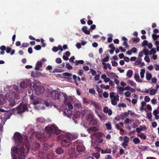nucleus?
Instances as JSON below:
<instances>
[{
    "mask_svg": "<svg viewBox=\"0 0 159 159\" xmlns=\"http://www.w3.org/2000/svg\"><path fill=\"white\" fill-rule=\"evenodd\" d=\"M23 146L13 147L11 148V159H24L25 156Z\"/></svg>",
    "mask_w": 159,
    "mask_h": 159,
    "instance_id": "obj_1",
    "label": "nucleus"
},
{
    "mask_svg": "<svg viewBox=\"0 0 159 159\" xmlns=\"http://www.w3.org/2000/svg\"><path fill=\"white\" fill-rule=\"evenodd\" d=\"M58 140H61V144L64 147H68L71 143L72 140L71 134L70 133L61 134L57 136Z\"/></svg>",
    "mask_w": 159,
    "mask_h": 159,
    "instance_id": "obj_2",
    "label": "nucleus"
},
{
    "mask_svg": "<svg viewBox=\"0 0 159 159\" xmlns=\"http://www.w3.org/2000/svg\"><path fill=\"white\" fill-rule=\"evenodd\" d=\"M13 138L17 146L20 147L23 146L24 143L23 142V138L21 134L18 132H16L14 134Z\"/></svg>",
    "mask_w": 159,
    "mask_h": 159,
    "instance_id": "obj_3",
    "label": "nucleus"
},
{
    "mask_svg": "<svg viewBox=\"0 0 159 159\" xmlns=\"http://www.w3.org/2000/svg\"><path fill=\"white\" fill-rule=\"evenodd\" d=\"M45 129L46 131L49 133L48 137L51 136V133H54L57 135L61 134L62 132L55 125H52L51 126H47L45 127Z\"/></svg>",
    "mask_w": 159,
    "mask_h": 159,
    "instance_id": "obj_4",
    "label": "nucleus"
},
{
    "mask_svg": "<svg viewBox=\"0 0 159 159\" xmlns=\"http://www.w3.org/2000/svg\"><path fill=\"white\" fill-rule=\"evenodd\" d=\"M32 88L34 89L35 94L36 95H39L42 94L44 90V87L42 85L38 86L34 82L33 83Z\"/></svg>",
    "mask_w": 159,
    "mask_h": 159,
    "instance_id": "obj_5",
    "label": "nucleus"
},
{
    "mask_svg": "<svg viewBox=\"0 0 159 159\" xmlns=\"http://www.w3.org/2000/svg\"><path fill=\"white\" fill-rule=\"evenodd\" d=\"M14 110H9L8 111H5L2 109L0 108V114H2L3 115L2 117L6 120L9 119L11 115L14 113Z\"/></svg>",
    "mask_w": 159,
    "mask_h": 159,
    "instance_id": "obj_6",
    "label": "nucleus"
},
{
    "mask_svg": "<svg viewBox=\"0 0 159 159\" xmlns=\"http://www.w3.org/2000/svg\"><path fill=\"white\" fill-rule=\"evenodd\" d=\"M28 110L27 105L26 104L20 103L16 108H14L13 110H16L18 113H22Z\"/></svg>",
    "mask_w": 159,
    "mask_h": 159,
    "instance_id": "obj_7",
    "label": "nucleus"
},
{
    "mask_svg": "<svg viewBox=\"0 0 159 159\" xmlns=\"http://www.w3.org/2000/svg\"><path fill=\"white\" fill-rule=\"evenodd\" d=\"M67 99V96L65 93L60 92L59 93L57 99L59 101H63L65 103Z\"/></svg>",
    "mask_w": 159,
    "mask_h": 159,
    "instance_id": "obj_8",
    "label": "nucleus"
},
{
    "mask_svg": "<svg viewBox=\"0 0 159 159\" xmlns=\"http://www.w3.org/2000/svg\"><path fill=\"white\" fill-rule=\"evenodd\" d=\"M50 96H51L52 98L54 99H57L59 93L56 90H52L50 92Z\"/></svg>",
    "mask_w": 159,
    "mask_h": 159,
    "instance_id": "obj_9",
    "label": "nucleus"
},
{
    "mask_svg": "<svg viewBox=\"0 0 159 159\" xmlns=\"http://www.w3.org/2000/svg\"><path fill=\"white\" fill-rule=\"evenodd\" d=\"M96 138V141L98 143H102L103 142V139L102 138V136L101 134L100 133H98L95 134Z\"/></svg>",
    "mask_w": 159,
    "mask_h": 159,
    "instance_id": "obj_10",
    "label": "nucleus"
},
{
    "mask_svg": "<svg viewBox=\"0 0 159 159\" xmlns=\"http://www.w3.org/2000/svg\"><path fill=\"white\" fill-rule=\"evenodd\" d=\"M91 103L95 107V110H98V111L102 110L101 105L99 103L96 102L94 101H91Z\"/></svg>",
    "mask_w": 159,
    "mask_h": 159,
    "instance_id": "obj_11",
    "label": "nucleus"
},
{
    "mask_svg": "<svg viewBox=\"0 0 159 159\" xmlns=\"http://www.w3.org/2000/svg\"><path fill=\"white\" fill-rule=\"evenodd\" d=\"M63 111L64 115L68 117L70 116L72 113L71 111L68 108H65Z\"/></svg>",
    "mask_w": 159,
    "mask_h": 159,
    "instance_id": "obj_12",
    "label": "nucleus"
},
{
    "mask_svg": "<svg viewBox=\"0 0 159 159\" xmlns=\"http://www.w3.org/2000/svg\"><path fill=\"white\" fill-rule=\"evenodd\" d=\"M89 117L91 119L90 120L89 124L90 125H95L97 124V121L96 120L93 118V117L92 115H89Z\"/></svg>",
    "mask_w": 159,
    "mask_h": 159,
    "instance_id": "obj_13",
    "label": "nucleus"
},
{
    "mask_svg": "<svg viewBox=\"0 0 159 159\" xmlns=\"http://www.w3.org/2000/svg\"><path fill=\"white\" fill-rule=\"evenodd\" d=\"M111 99V104L114 106H115L117 104V101L119 100V96H117L116 97Z\"/></svg>",
    "mask_w": 159,
    "mask_h": 159,
    "instance_id": "obj_14",
    "label": "nucleus"
},
{
    "mask_svg": "<svg viewBox=\"0 0 159 159\" xmlns=\"http://www.w3.org/2000/svg\"><path fill=\"white\" fill-rule=\"evenodd\" d=\"M76 150L79 152H82L85 150V148L83 145H78L76 147Z\"/></svg>",
    "mask_w": 159,
    "mask_h": 159,
    "instance_id": "obj_15",
    "label": "nucleus"
},
{
    "mask_svg": "<svg viewBox=\"0 0 159 159\" xmlns=\"http://www.w3.org/2000/svg\"><path fill=\"white\" fill-rule=\"evenodd\" d=\"M87 27L86 26H84L82 29V31L84 33L86 34H90V30H87Z\"/></svg>",
    "mask_w": 159,
    "mask_h": 159,
    "instance_id": "obj_16",
    "label": "nucleus"
},
{
    "mask_svg": "<svg viewBox=\"0 0 159 159\" xmlns=\"http://www.w3.org/2000/svg\"><path fill=\"white\" fill-rule=\"evenodd\" d=\"M64 151V149H62L61 147H59L56 149L55 152L56 153L58 154H60L63 153Z\"/></svg>",
    "mask_w": 159,
    "mask_h": 159,
    "instance_id": "obj_17",
    "label": "nucleus"
},
{
    "mask_svg": "<svg viewBox=\"0 0 159 159\" xmlns=\"http://www.w3.org/2000/svg\"><path fill=\"white\" fill-rule=\"evenodd\" d=\"M111 150L109 148H106L105 150H101V153L102 154L105 153H111Z\"/></svg>",
    "mask_w": 159,
    "mask_h": 159,
    "instance_id": "obj_18",
    "label": "nucleus"
},
{
    "mask_svg": "<svg viewBox=\"0 0 159 159\" xmlns=\"http://www.w3.org/2000/svg\"><path fill=\"white\" fill-rule=\"evenodd\" d=\"M41 73L38 71H36L35 72H32L31 73V76L34 77H37L40 76Z\"/></svg>",
    "mask_w": 159,
    "mask_h": 159,
    "instance_id": "obj_19",
    "label": "nucleus"
},
{
    "mask_svg": "<svg viewBox=\"0 0 159 159\" xmlns=\"http://www.w3.org/2000/svg\"><path fill=\"white\" fill-rule=\"evenodd\" d=\"M28 85V84L25 82H21L20 84V87L23 89L26 88Z\"/></svg>",
    "mask_w": 159,
    "mask_h": 159,
    "instance_id": "obj_20",
    "label": "nucleus"
},
{
    "mask_svg": "<svg viewBox=\"0 0 159 159\" xmlns=\"http://www.w3.org/2000/svg\"><path fill=\"white\" fill-rule=\"evenodd\" d=\"M123 127V124L121 122H120L118 124L116 125V127L118 130H119L120 128Z\"/></svg>",
    "mask_w": 159,
    "mask_h": 159,
    "instance_id": "obj_21",
    "label": "nucleus"
},
{
    "mask_svg": "<svg viewBox=\"0 0 159 159\" xmlns=\"http://www.w3.org/2000/svg\"><path fill=\"white\" fill-rule=\"evenodd\" d=\"M133 74V71L131 70H128L126 73V76L129 78L131 77Z\"/></svg>",
    "mask_w": 159,
    "mask_h": 159,
    "instance_id": "obj_22",
    "label": "nucleus"
},
{
    "mask_svg": "<svg viewBox=\"0 0 159 159\" xmlns=\"http://www.w3.org/2000/svg\"><path fill=\"white\" fill-rule=\"evenodd\" d=\"M146 77L147 80H150L152 78V75L151 73L149 72H147L146 75Z\"/></svg>",
    "mask_w": 159,
    "mask_h": 159,
    "instance_id": "obj_23",
    "label": "nucleus"
},
{
    "mask_svg": "<svg viewBox=\"0 0 159 159\" xmlns=\"http://www.w3.org/2000/svg\"><path fill=\"white\" fill-rule=\"evenodd\" d=\"M16 104V102L15 100L11 99L9 102V105L10 107H13Z\"/></svg>",
    "mask_w": 159,
    "mask_h": 159,
    "instance_id": "obj_24",
    "label": "nucleus"
},
{
    "mask_svg": "<svg viewBox=\"0 0 159 159\" xmlns=\"http://www.w3.org/2000/svg\"><path fill=\"white\" fill-rule=\"evenodd\" d=\"M134 78L138 82H142L141 80H140L139 76L138 74H135Z\"/></svg>",
    "mask_w": 159,
    "mask_h": 159,
    "instance_id": "obj_25",
    "label": "nucleus"
},
{
    "mask_svg": "<svg viewBox=\"0 0 159 159\" xmlns=\"http://www.w3.org/2000/svg\"><path fill=\"white\" fill-rule=\"evenodd\" d=\"M112 148L113 149L112 151V154H114L116 152V151L118 149L117 146L116 145H114L113 146Z\"/></svg>",
    "mask_w": 159,
    "mask_h": 159,
    "instance_id": "obj_26",
    "label": "nucleus"
},
{
    "mask_svg": "<svg viewBox=\"0 0 159 159\" xmlns=\"http://www.w3.org/2000/svg\"><path fill=\"white\" fill-rule=\"evenodd\" d=\"M47 159H54V156L52 153H49L47 155Z\"/></svg>",
    "mask_w": 159,
    "mask_h": 159,
    "instance_id": "obj_27",
    "label": "nucleus"
},
{
    "mask_svg": "<svg viewBox=\"0 0 159 159\" xmlns=\"http://www.w3.org/2000/svg\"><path fill=\"white\" fill-rule=\"evenodd\" d=\"M84 62L83 60H76L75 62V66H77L79 64H83Z\"/></svg>",
    "mask_w": 159,
    "mask_h": 159,
    "instance_id": "obj_28",
    "label": "nucleus"
},
{
    "mask_svg": "<svg viewBox=\"0 0 159 159\" xmlns=\"http://www.w3.org/2000/svg\"><path fill=\"white\" fill-rule=\"evenodd\" d=\"M115 93L114 92H111L110 93V97L111 99L117 97V96H119L118 95H116L115 96Z\"/></svg>",
    "mask_w": 159,
    "mask_h": 159,
    "instance_id": "obj_29",
    "label": "nucleus"
},
{
    "mask_svg": "<svg viewBox=\"0 0 159 159\" xmlns=\"http://www.w3.org/2000/svg\"><path fill=\"white\" fill-rule=\"evenodd\" d=\"M105 125L108 130H110L111 129V126L110 122L105 124Z\"/></svg>",
    "mask_w": 159,
    "mask_h": 159,
    "instance_id": "obj_30",
    "label": "nucleus"
},
{
    "mask_svg": "<svg viewBox=\"0 0 159 159\" xmlns=\"http://www.w3.org/2000/svg\"><path fill=\"white\" fill-rule=\"evenodd\" d=\"M100 87L101 88L104 89H108L110 88V86L109 85H105L103 84L100 85Z\"/></svg>",
    "mask_w": 159,
    "mask_h": 159,
    "instance_id": "obj_31",
    "label": "nucleus"
},
{
    "mask_svg": "<svg viewBox=\"0 0 159 159\" xmlns=\"http://www.w3.org/2000/svg\"><path fill=\"white\" fill-rule=\"evenodd\" d=\"M108 75L110 77H118V76L116 75L115 74L113 73L112 72H110L108 74Z\"/></svg>",
    "mask_w": 159,
    "mask_h": 159,
    "instance_id": "obj_32",
    "label": "nucleus"
},
{
    "mask_svg": "<svg viewBox=\"0 0 159 159\" xmlns=\"http://www.w3.org/2000/svg\"><path fill=\"white\" fill-rule=\"evenodd\" d=\"M128 83L132 86L134 87L136 86V83L132 80H129V81Z\"/></svg>",
    "mask_w": 159,
    "mask_h": 159,
    "instance_id": "obj_33",
    "label": "nucleus"
},
{
    "mask_svg": "<svg viewBox=\"0 0 159 159\" xmlns=\"http://www.w3.org/2000/svg\"><path fill=\"white\" fill-rule=\"evenodd\" d=\"M133 142L135 144H138L140 142V139L137 138H135L133 139Z\"/></svg>",
    "mask_w": 159,
    "mask_h": 159,
    "instance_id": "obj_34",
    "label": "nucleus"
},
{
    "mask_svg": "<svg viewBox=\"0 0 159 159\" xmlns=\"http://www.w3.org/2000/svg\"><path fill=\"white\" fill-rule=\"evenodd\" d=\"M145 72V70L144 69H142L140 72V76L142 78H143L144 77V74Z\"/></svg>",
    "mask_w": 159,
    "mask_h": 159,
    "instance_id": "obj_35",
    "label": "nucleus"
},
{
    "mask_svg": "<svg viewBox=\"0 0 159 159\" xmlns=\"http://www.w3.org/2000/svg\"><path fill=\"white\" fill-rule=\"evenodd\" d=\"M143 53H144V54L146 56H147L148 54H149V52L148 51V49L146 48H144L143 50Z\"/></svg>",
    "mask_w": 159,
    "mask_h": 159,
    "instance_id": "obj_36",
    "label": "nucleus"
},
{
    "mask_svg": "<svg viewBox=\"0 0 159 159\" xmlns=\"http://www.w3.org/2000/svg\"><path fill=\"white\" fill-rule=\"evenodd\" d=\"M69 153L74 155L73 156L74 157H77L79 155L78 154H77L76 152L75 153V151L74 149H71V153Z\"/></svg>",
    "mask_w": 159,
    "mask_h": 159,
    "instance_id": "obj_37",
    "label": "nucleus"
},
{
    "mask_svg": "<svg viewBox=\"0 0 159 159\" xmlns=\"http://www.w3.org/2000/svg\"><path fill=\"white\" fill-rule=\"evenodd\" d=\"M132 40L133 42L134 43H138L139 42L140 40V39L139 38H133L132 39Z\"/></svg>",
    "mask_w": 159,
    "mask_h": 159,
    "instance_id": "obj_38",
    "label": "nucleus"
},
{
    "mask_svg": "<svg viewBox=\"0 0 159 159\" xmlns=\"http://www.w3.org/2000/svg\"><path fill=\"white\" fill-rule=\"evenodd\" d=\"M139 148L143 150H146L148 149V147L147 146H143L141 145L139 146Z\"/></svg>",
    "mask_w": 159,
    "mask_h": 159,
    "instance_id": "obj_39",
    "label": "nucleus"
},
{
    "mask_svg": "<svg viewBox=\"0 0 159 159\" xmlns=\"http://www.w3.org/2000/svg\"><path fill=\"white\" fill-rule=\"evenodd\" d=\"M156 53L155 49L154 48H152L149 52V54L150 55L154 54Z\"/></svg>",
    "mask_w": 159,
    "mask_h": 159,
    "instance_id": "obj_40",
    "label": "nucleus"
},
{
    "mask_svg": "<svg viewBox=\"0 0 159 159\" xmlns=\"http://www.w3.org/2000/svg\"><path fill=\"white\" fill-rule=\"evenodd\" d=\"M140 138L143 139H145L146 138V135L142 133L140 134Z\"/></svg>",
    "mask_w": 159,
    "mask_h": 159,
    "instance_id": "obj_41",
    "label": "nucleus"
},
{
    "mask_svg": "<svg viewBox=\"0 0 159 159\" xmlns=\"http://www.w3.org/2000/svg\"><path fill=\"white\" fill-rule=\"evenodd\" d=\"M63 75L65 76L70 78L72 76V74L68 72H65L63 73Z\"/></svg>",
    "mask_w": 159,
    "mask_h": 159,
    "instance_id": "obj_42",
    "label": "nucleus"
},
{
    "mask_svg": "<svg viewBox=\"0 0 159 159\" xmlns=\"http://www.w3.org/2000/svg\"><path fill=\"white\" fill-rule=\"evenodd\" d=\"M89 130L92 132H95L97 131V128L96 127L94 126L89 128Z\"/></svg>",
    "mask_w": 159,
    "mask_h": 159,
    "instance_id": "obj_43",
    "label": "nucleus"
},
{
    "mask_svg": "<svg viewBox=\"0 0 159 159\" xmlns=\"http://www.w3.org/2000/svg\"><path fill=\"white\" fill-rule=\"evenodd\" d=\"M118 106L119 107H126V104L124 103H120L118 104Z\"/></svg>",
    "mask_w": 159,
    "mask_h": 159,
    "instance_id": "obj_44",
    "label": "nucleus"
},
{
    "mask_svg": "<svg viewBox=\"0 0 159 159\" xmlns=\"http://www.w3.org/2000/svg\"><path fill=\"white\" fill-rule=\"evenodd\" d=\"M66 67L68 70H71L73 68L72 67L69 63L66 64Z\"/></svg>",
    "mask_w": 159,
    "mask_h": 159,
    "instance_id": "obj_45",
    "label": "nucleus"
},
{
    "mask_svg": "<svg viewBox=\"0 0 159 159\" xmlns=\"http://www.w3.org/2000/svg\"><path fill=\"white\" fill-rule=\"evenodd\" d=\"M155 90L154 89H152L150 91V94L151 95H152L156 93Z\"/></svg>",
    "mask_w": 159,
    "mask_h": 159,
    "instance_id": "obj_46",
    "label": "nucleus"
},
{
    "mask_svg": "<svg viewBox=\"0 0 159 159\" xmlns=\"http://www.w3.org/2000/svg\"><path fill=\"white\" fill-rule=\"evenodd\" d=\"M89 92L93 94H96L95 91L93 89H89Z\"/></svg>",
    "mask_w": 159,
    "mask_h": 159,
    "instance_id": "obj_47",
    "label": "nucleus"
},
{
    "mask_svg": "<svg viewBox=\"0 0 159 159\" xmlns=\"http://www.w3.org/2000/svg\"><path fill=\"white\" fill-rule=\"evenodd\" d=\"M124 142H125V143H128L129 141V138L126 136H124Z\"/></svg>",
    "mask_w": 159,
    "mask_h": 159,
    "instance_id": "obj_48",
    "label": "nucleus"
},
{
    "mask_svg": "<svg viewBox=\"0 0 159 159\" xmlns=\"http://www.w3.org/2000/svg\"><path fill=\"white\" fill-rule=\"evenodd\" d=\"M41 48V46L39 45H36L34 47V49H35L36 50H40Z\"/></svg>",
    "mask_w": 159,
    "mask_h": 159,
    "instance_id": "obj_49",
    "label": "nucleus"
},
{
    "mask_svg": "<svg viewBox=\"0 0 159 159\" xmlns=\"http://www.w3.org/2000/svg\"><path fill=\"white\" fill-rule=\"evenodd\" d=\"M155 44L157 46V51L158 52L159 51V48L158 47V45H159V41H155Z\"/></svg>",
    "mask_w": 159,
    "mask_h": 159,
    "instance_id": "obj_50",
    "label": "nucleus"
},
{
    "mask_svg": "<svg viewBox=\"0 0 159 159\" xmlns=\"http://www.w3.org/2000/svg\"><path fill=\"white\" fill-rule=\"evenodd\" d=\"M75 59V57L74 56H72L69 59V61L70 62H71L73 63H75V62L74 61V60Z\"/></svg>",
    "mask_w": 159,
    "mask_h": 159,
    "instance_id": "obj_51",
    "label": "nucleus"
},
{
    "mask_svg": "<svg viewBox=\"0 0 159 159\" xmlns=\"http://www.w3.org/2000/svg\"><path fill=\"white\" fill-rule=\"evenodd\" d=\"M147 116L148 118L150 120L151 119L152 117V113H148L147 114Z\"/></svg>",
    "mask_w": 159,
    "mask_h": 159,
    "instance_id": "obj_52",
    "label": "nucleus"
},
{
    "mask_svg": "<svg viewBox=\"0 0 159 159\" xmlns=\"http://www.w3.org/2000/svg\"><path fill=\"white\" fill-rule=\"evenodd\" d=\"M43 147L44 150H47V148H49V145L47 143H44L43 144Z\"/></svg>",
    "mask_w": 159,
    "mask_h": 159,
    "instance_id": "obj_53",
    "label": "nucleus"
},
{
    "mask_svg": "<svg viewBox=\"0 0 159 159\" xmlns=\"http://www.w3.org/2000/svg\"><path fill=\"white\" fill-rule=\"evenodd\" d=\"M56 62L57 63L60 64L62 62L61 59L60 58H57L56 60Z\"/></svg>",
    "mask_w": 159,
    "mask_h": 159,
    "instance_id": "obj_54",
    "label": "nucleus"
},
{
    "mask_svg": "<svg viewBox=\"0 0 159 159\" xmlns=\"http://www.w3.org/2000/svg\"><path fill=\"white\" fill-rule=\"evenodd\" d=\"M111 63L113 66H116L118 65V63L115 61H112Z\"/></svg>",
    "mask_w": 159,
    "mask_h": 159,
    "instance_id": "obj_55",
    "label": "nucleus"
},
{
    "mask_svg": "<svg viewBox=\"0 0 159 159\" xmlns=\"http://www.w3.org/2000/svg\"><path fill=\"white\" fill-rule=\"evenodd\" d=\"M103 96L104 98H107L109 96V94L106 92H105L103 94Z\"/></svg>",
    "mask_w": 159,
    "mask_h": 159,
    "instance_id": "obj_56",
    "label": "nucleus"
},
{
    "mask_svg": "<svg viewBox=\"0 0 159 159\" xmlns=\"http://www.w3.org/2000/svg\"><path fill=\"white\" fill-rule=\"evenodd\" d=\"M29 44L27 43H23L22 44V47L26 48L29 47Z\"/></svg>",
    "mask_w": 159,
    "mask_h": 159,
    "instance_id": "obj_57",
    "label": "nucleus"
},
{
    "mask_svg": "<svg viewBox=\"0 0 159 159\" xmlns=\"http://www.w3.org/2000/svg\"><path fill=\"white\" fill-rule=\"evenodd\" d=\"M109 59V57L108 56L106 57L104 59L102 60V61L103 62H107L108 61Z\"/></svg>",
    "mask_w": 159,
    "mask_h": 159,
    "instance_id": "obj_58",
    "label": "nucleus"
},
{
    "mask_svg": "<svg viewBox=\"0 0 159 159\" xmlns=\"http://www.w3.org/2000/svg\"><path fill=\"white\" fill-rule=\"evenodd\" d=\"M144 100L146 102H149L150 101V98L148 96H146L145 97Z\"/></svg>",
    "mask_w": 159,
    "mask_h": 159,
    "instance_id": "obj_59",
    "label": "nucleus"
},
{
    "mask_svg": "<svg viewBox=\"0 0 159 159\" xmlns=\"http://www.w3.org/2000/svg\"><path fill=\"white\" fill-rule=\"evenodd\" d=\"M129 112H125L124 114H123L122 116L123 117H127L129 116Z\"/></svg>",
    "mask_w": 159,
    "mask_h": 159,
    "instance_id": "obj_60",
    "label": "nucleus"
},
{
    "mask_svg": "<svg viewBox=\"0 0 159 159\" xmlns=\"http://www.w3.org/2000/svg\"><path fill=\"white\" fill-rule=\"evenodd\" d=\"M100 75L99 74L96 75L94 77V79L95 80L97 81L99 79Z\"/></svg>",
    "mask_w": 159,
    "mask_h": 159,
    "instance_id": "obj_61",
    "label": "nucleus"
},
{
    "mask_svg": "<svg viewBox=\"0 0 159 159\" xmlns=\"http://www.w3.org/2000/svg\"><path fill=\"white\" fill-rule=\"evenodd\" d=\"M125 96L126 97H129L131 95V93L129 91H127L125 93Z\"/></svg>",
    "mask_w": 159,
    "mask_h": 159,
    "instance_id": "obj_62",
    "label": "nucleus"
},
{
    "mask_svg": "<svg viewBox=\"0 0 159 159\" xmlns=\"http://www.w3.org/2000/svg\"><path fill=\"white\" fill-rule=\"evenodd\" d=\"M144 59L147 62H149L150 61V59L149 57L146 56L144 58Z\"/></svg>",
    "mask_w": 159,
    "mask_h": 159,
    "instance_id": "obj_63",
    "label": "nucleus"
},
{
    "mask_svg": "<svg viewBox=\"0 0 159 159\" xmlns=\"http://www.w3.org/2000/svg\"><path fill=\"white\" fill-rule=\"evenodd\" d=\"M105 159H113V158L111 156L107 155L105 156Z\"/></svg>",
    "mask_w": 159,
    "mask_h": 159,
    "instance_id": "obj_64",
    "label": "nucleus"
}]
</instances>
